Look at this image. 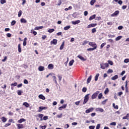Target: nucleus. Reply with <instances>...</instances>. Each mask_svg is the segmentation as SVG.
I'll return each instance as SVG.
<instances>
[{"instance_id": "nucleus-33", "label": "nucleus", "mask_w": 129, "mask_h": 129, "mask_svg": "<svg viewBox=\"0 0 129 129\" xmlns=\"http://www.w3.org/2000/svg\"><path fill=\"white\" fill-rule=\"evenodd\" d=\"M1 119L3 122H6V121H7V118H6L5 117H2L1 118Z\"/></svg>"}, {"instance_id": "nucleus-37", "label": "nucleus", "mask_w": 129, "mask_h": 129, "mask_svg": "<svg viewBox=\"0 0 129 129\" xmlns=\"http://www.w3.org/2000/svg\"><path fill=\"white\" fill-rule=\"evenodd\" d=\"M0 3L1 5H4V4H6V3H7V1L6 0H1Z\"/></svg>"}, {"instance_id": "nucleus-14", "label": "nucleus", "mask_w": 129, "mask_h": 129, "mask_svg": "<svg viewBox=\"0 0 129 129\" xmlns=\"http://www.w3.org/2000/svg\"><path fill=\"white\" fill-rule=\"evenodd\" d=\"M77 57L78 58H79V59H80V60L82 61H86V59L84 58V57L81 55H78Z\"/></svg>"}, {"instance_id": "nucleus-55", "label": "nucleus", "mask_w": 129, "mask_h": 129, "mask_svg": "<svg viewBox=\"0 0 129 129\" xmlns=\"http://www.w3.org/2000/svg\"><path fill=\"white\" fill-rule=\"evenodd\" d=\"M125 92L127 93L128 92V88H127V86H126V85L125 86Z\"/></svg>"}, {"instance_id": "nucleus-61", "label": "nucleus", "mask_w": 129, "mask_h": 129, "mask_svg": "<svg viewBox=\"0 0 129 129\" xmlns=\"http://www.w3.org/2000/svg\"><path fill=\"white\" fill-rule=\"evenodd\" d=\"M80 103V101H77L75 103V104H76V105H79Z\"/></svg>"}, {"instance_id": "nucleus-34", "label": "nucleus", "mask_w": 129, "mask_h": 129, "mask_svg": "<svg viewBox=\"0 0 129 129\" xmlns=\"http://www.w3.org/2000/svg\"><path fill=\"white\" fill-rule=\"evenodd\" d=\"M121 38H122V36H119L118 37H117L115 38V41H119V40H120V39H121Z\"/></svg>"}, {"instance_id": "nucleus-52", "label": "nucleus", "mask_w": 129, "mask_h": 129, "mask_svg": "<svg viewBox=\"0 0 129 129\" xmlns=\"http://www.w3.org/2000/svg\"><path fill=\"white\" fill-rule=\"evenodd\" d=\"M89 128H90V129H94V128H95V126H94V125L89 126Z\"/></svg>"}, {"instance_id": "nucleus-35", "label": "nucleus", "mask_w": 129, "mask_h": 129, "mask_svg": "<svg viewBox=\"0 0 129 129\" xmlns=\"http://www.w3.org/2000/svg\"><path fill=\"white\" fill-rule=\"evenodd\" d=\"M109 92V90L108 89V88H106L104 91V94H107Z\"/></svg>"}, {"instance_id": "nucleus-51", "label": "nucleus", "mask_w": 129, "mask_h": 129, "mask_svg": "<svg viewBox=\"0 0 129 129\" xmlns=\"http://www.w3.org/2000/svg\"><path fill=\"white\" fill-rule=\"evenodd\" d=\"M91 26L92 28H93V27H95V26H97V24L92 23V24H91Z\"/></svg>"}, {"instance_id": "nucleus-31", "label": "nucleus", "mask_w": 129, "mask_h": 129, "mask_svg": "<svg viewBox=\"0 0 129 129\" xmlns=\"http://www.w3.org/2000/svg\"><path fill=\"white\" fill-rule=\"evenodd\" d=\"M43 26H39V27H36L34 28V30H41V29H43Z\"/></svg>"}, {"instance_id": "nucleus-41", "label": "nucleus", "mask_w": 129, "mask_h": 129, "mask_svg": "<svg viewBox=\"0 0 129 129\" xmlns=\"http://www.w3.org/2000/svg\"><path fill=\"white\" fill-rule=\"evenodd\" d=\"M98 97L99 99H101V98H102V93H100Z\"/></svg>"}, {"instance_id": "nucleus-21", "label": "nucleus", "mask_w": 129, "mask_h": 129, "mask_svg": "<svg viewBox=\"0 0 129 129\" xmlns=\"http://www.w3.org/2000/svg\"><path fill=\"white\" fill-rule=\"evenodd\" d=\"M95 17H96V15L95 14L92 15V16H91L89 18V20L90 21H92V20H93V19H95Z\"/></svg>"}, {"instance_id": "nucleus-60", "label": "nucleus", "mask_w": 129, "mask_h": 129, "mask_svg": "<svg viewBox=\"0 0 129 129\" xmlns=\"http://www.w3.org/2000/svg\"><path fill=\"white\" fill-rule=\"evenodd\" d=\"M126 8H127V6L124 5V6H123L122 7V10H125V9H126Z\"/></svg>"}, {"instance_id": "nucleus-12", "label": "nucleus", "mask_w": 129, "mask_h": 129, "mask_svg": "<svg viewBox=\"0 0 129 129\" xmlns=\"http://www.w3.org/2000/svg\"><path fill=\"white\" fill-rule=\"evenodd\" d=\"M80 23V20H76L75 21H72V24L73 25H78Z\"/></svg>"}, {"instance_id": "nucleus-2", "label": "nucleus", "mask_w": 129, "mask_h": 129, "mask_svg": "<svg viewBox=\"0 0 129 129\" xmlns=\"http://www.w3.org/2000/svg\"><path fill=\"white\" fill-rule=\"evenodd\" d=\"M100 66H101L100 68H101V69H105V68H107V67H108L109 65L107 63H103L100 64Z\"/></svg>"}, {"instance_id": "nucleus-48", "label": "nucleus", "mask_w": 129, "mask_h": 129, "mask_svg": "<svg viewBox=\"0 0 129 129\" xmlns=\"http://www.w3.org/2000/svg\"><path fill=\"white\" fill-rule=\"evenodd\" d=\"M43 116H44V115L43 114H38V117H39L40 118H43Z\"/></svg>"}, {"instance_id": "nucleus-22", "label": "nucleus", "mask_w": 129, "mask_h": 129, "mask_svg": "<svg viewBox=\"0 0 129 129\" xmlns=\"http://www.w3.org/2000/svg\"><path fill=\"white\" fill-rule=\"evenodd\" d=\"M27 37H25L24 39V41H23V46H26L27 45Z\"/></svg>"}, {"instance_id": "nucleus-20", "label": "nucleus", "mask_w": 129, "mask_h": 129, "mask_svg": "<svg viewBox=\"0 0 129 129\" xmlns=\"http://www.w3.org/2000/svg\"><path fill=\"white\" fill-rule=\"evenodd\" d=\"M71 28V26L69 25V26L64 27L63 28V30H64V31H67V30H69V29H70Z\"/></svg>"}, {"instance_id": "nucleus-7", "label": "nucleus", "mask_w": 129, "mask_h": 129, "mask_svg": "<svg viewBox=\"0 0 129 129\" xmlns=\"http://www.w3.org/2000/svg\"><path fill=\"white\" fill-rule=\"evenodd\" d=\"M17 126L18 129H22L24 128L25 127L24 126V124H17Z\"/></svg>"}, {"instance_id": "nucleus-26", "label": "nucleus", "mask_w": 129, "mask_h": 129, "mask_svg": "<svg viewBox=\"0 0 129 129\" xmlns=\"http://www.w3.org/2000/svg\"><path fill=\"white\" fill-rule=\"evenodd\" d=\"M98 77H99V74H97L95 77V81H97L98 80Z\"/></svg>"}, {"instance_id": "nucleus-13", "label": "nucleus", "mask_w": 129, "mask_h": 129, "mask_svg": "<svg viewBox=\"0 0 129 129\" xmlns=\"http://www.w3.org/2000/svg\"><path fill=\"white\" fill-rule=\"evenodd\" d=\"M39 98L40 99H42V100H45L46 99V98L42 94H40L38 96Z\"/></svg>"}, {"instance_id": "nucleus-24", "label": "nucleus", "mask_w": 129, "mask_h": 129, "mask_svg": "<svg viewBox=\"0 0 129 129\" xmlns=\"http://www.w3.org/2000/svg\"><path fill=\"white\" fill-rule=\"evenodd\" d=\"M118 78V76L117 75H115L114 77L111 78L112 80H116Z\"/></svg>"}, {"instance_id": "nucleus-27", "label": "nucleus", "mask_w": 129, "mask_h": 129, "mask_svg": "<svg viewBox=\"0 0 129 129\" xmlns=\"http://www.w3.org/2000/svg\"><path fill=\"white\" fill-rule=\"evenodd\" d=\"M95 3H96V0H91L90 2L91 6H93Z\"/></svg>"}, {"instance_id": "nucleus-42", "label": "nucleus", "mask_w": 129, "mask_h": 129, "mask_svg": "<svg viewBox=\"0 0 129 129\" xmlns=\"http://www.w3.org/2000/svg\"><path fill=\"white\" fill-rule=\"evenodd\" d=\"M53 81H54L55 84H57V80L56 79V76H53Z\"/></svg>"}, {"instance_id": "nucleus-53", "label": "nucleus", "mask_w": 129, "mask_h": 129, "mask_svg": "<svg viewBox=\"0 0 129 129\" xmlns=\"http://www.w3.org/2000/svg\"><path fill=\"white\" fill-rule=\"evenodd\" d=\"M117 3L119 5H120V6L122 5V1L121 0L118 1Z\"/></svg>"}, {"instance_id": "nucleus-4", "label": "nucleus", "mask_w": 129, "mask_h": 129, "mask_svg": "<svg viewBox=\"0 0 129 129\" xmlns=\"http://www.w3.org/2000/svg\"><path fill=\"white\" fill-rule=\"evenodd\" d=\"M89 45L91 46V47H94V48H95L96 47V48H97V45L96 44V43H95V42H89Z\"/></svg>"}, {"instance_id": "nucleus-25", "label": "nucleus", "mask_w": 129, "mask_h": 129, "mask_svg": "<svg viewBox=\"0 0 129 129\" xmlns=\"http://www.w3.org/2000/svg\"><path fill=\"white\" fill-rule=\"evenodd\" d=\"M96 49V47L93 48H89L87 49V51H94V50Z\"/></svg>"}, {"instance_id": "nucleus-10", "label": "nucleus", "mask_w": 129, "mask_h": 129, "mask_svg": "<svg viewBox=\"0 0 129 129\" xmlns=\"http://www.w3.org/2000/svg\"><path fill=\"white\" fill-rule=\"evenodd\" d=\"M43 109H47V107H43V106L39 107L38 112H41V111H42V110H43Z\"/></svg>"}, {"instance_id": "nucleus-8", "label": "nucleus", "mask_w": 129, "mask_h": 129, "mask_svg": "<svg viewBox=\"0 0 129 129\" xmlns=\"http://www.w3.org/2000/svg\"><path fill=\"white\" fill-rule=\"evenodd\" d=\"M119 14V11H116L114 13L112 14L111 15V17H116L117 15Z\"/></svg>"}, {"instance_id": "nucleus-18", "label": "nucleus", "mask_w": 129, "mask_h": 129, "mask_svg": "<svg viewBox=\"0 0 129 129\" xmlns=\"http://www.w3.org/2000/svg\"><path fill=\"white\" fill-rule=\"evenodd\" d=\"M20 22L22 23H24V24H26L27 23V21L26 20V19L25 18H22L20 20Z\"/></svg>"}, {"instance_id": "nucleus-15", "label": "nucleus", "mask_w": 129, "mask_h": 129, "mask_svg": "<svg viewBox=\"0 0 129 129\" xmlns=\"http://www.w3.org/2000/svg\"><path fill=\"white\" fill-rule=\"evenodd\" d=\"M92 78V76H90L87 80V84H88V83H90V82L91 81V79Z\"/></svg>"}, {"instance_id": "nucleus-45", "label": "nucleus", "mask_w": 129, "mask_h": 129, "mask_svg": "<svg viewBox=\"0 0 129 129\" xmlns=\"http://www.w3.org/2000/svg\"><path fill=\"white\" fill-rule=\"evenodd\" d=\"M108 63L109 64H110V65H111V66H112V65H113V62H112V61H111V60H108Z\"/></svg>"}, {"instance_id": "nucleus-39", "label": "nucleus", "mask_w": 129, "mask_h": 129, "mask_svg": "<svg viewBox=\"0 0 129 129\" xmlns=\"http://www.w3.org/2000/svg\"><path fill=\"white\" fill-rule=\"evenodd\" d=\"M113 107H114V108H115V109H118V105L115 106V104L114 103H113Z\"/></svg>"}, {"instance_id": "nucleus-62", "label": "nucleus", "mask_w": 129, "mask_h": 129, "mask_svg": "<svg viewBox=\"0 0 129 129\" xmlns=\"http://www.w3.org/2000/svg\"><path fill=\"white\" fill-rule=\"evenodd\" d=\"M95 32H96V28H93L92 30V33H95Z\"/></svg>"}, {"instance_id": "nucleus-56", "label": "nucleus", "mask_w": 129, "mask_h": 129, "mask_svg": "<svg viewBox=\"0 0 129 129\" xmlns=\"http://www.w3.org/2000/svg\"><path fill=\"white\" fill-rule=\"evenodd\" d=\"M100 124H98L96 127V129H100Z\"/></svg>"}, {"instance_id": "nucleus-46", "label": "nucleus", "mask_w": 129, "mask_h": 129, "mask_svg": "<svg viewBox=\"0 0 129 129\" xmlns=\"http://www.w3.org/2000/svg\"><path fill=\"white\" fill-rule=\"evenodd\" d=\"M112 72H113V71L111 69H109L107 71V73H108V74L110 73H112Z\"/></svg>"}, {"instance_id": "nucleus-50", "label": "nucleus", "mask_w": 129, "mask_h": 129, "mask_svg": "<svg viewBox=\"0 0 129 129\" xmlns=\"http://www.w3.org/2000/svg\"><path fill=\"white\" fill-rule=\"evenodd\" d=\"M17 85H18V83L17 82L13 83L11 85V86H17Z\"/></svg>"}, {"instance_id": "nucleus-1", "label": "nucleus", "mask_w": 129, "mask_h": 129, "mask_svg": "<svg viewBox=\"0 0 129 129\" xmlns=\"http://www.w3.org/2000/svg\"><path fill=\"white\" fill-rule=\"evenodd\" d=\"M89 94H87L84 98L83 104H86V103H87V102L88 100H89Z\"/></svg>"}, {"instance_id": "nucleus-17", "label": "nucleus", "mask_w": 129, "mask_h": 129, "mask_svg": "<svg viewBox=\"0 0 129 129\" xmlns=\"http://www.w3.org/2000/svg\"><path fill=\"white\" fill-rule=\"evenodd\" d=\"M44 69H45V67L43 66H39L38 68L39 71H44Z\"/></svg>"}, {"instance_id": "nucleus-32", "label": "nucleus", "mask_w": 129, "mask_h": 129, "mask_svg": "<svg viewBox=\"0 0 129 129\" xmlns=\"http://www.w3.org/2000/svg\"><path fill=\"white\" fill-rule=\"evenodd\" d=\"M74 62H75L74 59H72V60H71L69 62V66H72Z\"/></svg>"}, {"instance_id": "nucleus-63", "label": "nucleus", "mask_w": 129, "mask_h": 129, "mask_svg": "<svg viewBox=\"0 0 129 129\" xmlns=\"http://www.w3.org/2000/svg\"><path fill=\"white\" fill-rule=\"evenodd\" d=\"M123 28V27L122 26H120L118 27V30H122Z\"/></svg>"}, {"instance_id": "nucleus-16", "label": "nucleus", "mask_w": 129, "mask_h": 129, "mask_svg": "<svg viewBox=\"0 0 129 129\" xmlns=\"http://www.w3.org/2000/svg\"><path fill=\"white\" fill-rule=\"evenodd\" d=\"M48 69H50V70H52L54 68V65H53L52 64H49L48 66Z\"/></svg>"}, {"instance_id": "nucleus-58", "label": "nucleus", "mask_w": 129, "mask_h": 129, "mask_svg": "<svg viewBox=\"0 0 129 129\" xmlns=\"http://www.w3.org/2000/svg\"><path fill=\"white\" fill-rule=\"evenodd\" d=\"M124 63H128L129 59H128V58L125 59L124 60Z\"/></svg>"}, {"instance_id": "nucleus-5", "label": "nucleus", "mask_w": 129, "mask_h": 129, "mask_svg": "<svg viewBox=\"0 0 129 129\" xmlns=\"http://www.w3.org/2000/svg\"><path fill=\"white\" fill-rule=\"evenodd\" d=\"M67 107V104H63L61 106L58 107V110H63V109H65Z\"/></svg>"}, {"instance_id": "nucleus-3", "label": "nucleus", "mask_w": 129, "mask_h": 129, "mask_svg": "<svg viewBox=\"0 0 129 129\" xmlns=\"http://www.w3.org/2000/svg\"><path fill=\"white\" fill-rule=\"evenodd\" d=\"M99 91H97L92 95V99H95L97 97V95L99 94Z\"/></svg>"}, {"instance_id": "nucleus-54", "label": "nucleus", "mask_w": 129, "mask_h": 129, "mask_svg": "<svg viewBox=\"0 0 129 129\" xmlns=\"http://www.w3.org/2000/svg\"><path fill=\"white\" fill-rule=\"evenodd\" d=\"M110 125H116V123L115 122H113L110 123Z\"/></svg>"}, {"instance_id": "nucleus-43", "label": "nucleus", "mask_w": 129, "mask_h": 129, "mask_svg": "<svg viewBox=\"0 0 129 129\" xmlns=\"http://www.w3.org/2000/svg\"><path fill=\"white\" fill-rule=\"evenodd\" d=\"M54 31H55V29H51L48 30V33H53V32H54Z\"/></svg>"}, {"instance_id": "nucleus-6", "label": "nucleus", "mask_w": 129, "mask_h": 129, "mask_svg": "<svg viewBox=\"0 0 129 129\" xmlns=\"http://www.w3.org/2000/svg\"><path fill=\"white\" fill-rule=\"evenodd\" d=\"M94 110V108L93 107L90 108L86 110V113H90V112H92Z\"/></svg>"}, {"instance_id": "nucleus-9", "label": "nucleus", "mask_w": 129, "mask_h": 129, "mask_svg": "<svg viewBox=\"0 0 129 129\" xmlns=\"http://www.w3.org/2000/svg\"><path fill=\"white\" fill-rule=\"evenodd\" d=\"M57 39H53L52 41H51L50 44L51 45H57Z\"/></svg>"}, {"instance_id": "nucleus-11", "label": "nucleus", "mask_w": 129, "mask_h": 129, "mask_svg": "<svg viewBox=\"0 0 129 129\" xmlns=\"http://www.w3.org/2000/svg\"><path fill=\"white\" fill-rule=\"evenodd\" d=\"M96 111H99L100 112H103L104 111V110L102 109V108H96Z\"/></svg>"}, {"instance_id": "nucleus-36", "label": "nucleus", "mask_w": 129, "mask_h": 129, "mask_svg": "<svg viewBox=\"0 0 129 129\" xmlns=\"http://www.w3.org/2000/svg\"><path fill=\"white\" fill-rule=\"evenodd\" d=\"M23 14V11L22 10H20L19 12H18V17L20 18L21 16H22V14Z\"/></svg>"}, {"instance_id": "nucleus-19", "label": "nucleus", "mask_w": 129, "mask_h": 129, "mask_svg": "<svg viewBox=\"0 0 129 129\" xmlns=\"http://www.w3.org/2000/svg\"><path fill=\"white\" fill-rule=\"evenodd\" d=\"M24 121H26V119L21 118L20 120L18 121V122L19 123H22V122H23Z\"/></svg>"}, {"instance_id": "nucleus-57", "label": "nucleus", "mask_w": 129, "mask_h": 129, "mask_svg": "<svg viewBox=\"0 0 129 129\" xmlns=\"http://www.w3.org/2000/svg\"><path fill=\"white\" fill-rule=\"evenodd\" d=\"M9 125H11V123H6L5 125V127H8V126H9Z\"/></svg>"}, {"instance_id": "nucleus-44", "label": "nucleus", "mask_w": 129, "mask_h": 129, "mask_svg": "<svg viewBox=\"0 0 129 129\" xmlns=\"http://www.w3.org/2000/svg\"><path fill=\"white\" fill-rule=\"evenodd\" d=\"M39 127H40V128H42V129H46V128L47 127V126H46V125H44V126L40 125Z\"/></svg>"}, {"instance_id": "nucleus-49", "label": "nucleus", "mask_w": 129, "mask_h": 129, "mask_svg": "<svg viewBox=\"0 0 129 129\" xmlns=\"http://www.w3.org/2000/svg\"><path fill=\"white\" fill-rule=\"evenodd\" d=\"M82 91L83 92H86V91H87V88L85 87L83 88Z\"/></svg>"}, {"instance_id": "nucleus-23", "label": "nucleus", "mask_w": 129, "mask_h": 129, "mask_svg": "<svg viewBox=\"0 0 129 129\" xmlns=\"http://www.w3.org/2000/svg\"><path fill=\"white\" fill-rule=\"evenodd\" d=\"M65 44V42L63 41L61 45H60V47L59 48L60 50H63V49L64 48V45Z\"/></svg>"}, {"instance_id": "nucleus-28", "label": "nucleus", "mask_w": 129, "mask_h": 129, "mask_svg": "<svg viewBox=\"0 0 129 129\" xmlns=\"http://www.w3.org/2000/svg\"><path fill=\"white\" fill-rule=\"evenodd\" d=\"M18 52L21 53L22 52V48H21V44H18Z\"/></svg>"}, {"instance_id": "nucleus-47", "label": "nucleus", "mask_w": 129, "mask_h": 129, "mask_svg": "<svg viewBox=\"0 0 129 129\" xmlns=\"http://www.w3.org/2000/svg\"><path fill=\"white\" fill-rule=\"evenodd\" d=\"M105 45H106V43H103L100 46L101 49H102L103 48V46H105Z\"/></svg>"}, {"instance_id": "nucleus-59", "label": "nucleus", "mask_w": 129, "mask_h": 129, "mask_svg": "<svg viewBox=\"0 0 129 129\" xmlns=\"http://www.w3.org/2000/svg\"><path fill=\"white\" fill-rule=\"evenodd\" d=\"M28 83H29V82L27 80L25 79L24 80V84H28Z\"/></svg>"}, {"instance_id": "nucleus-64", "label": "nucleus", "mask_w": 129, "mask_h": 129, "mask_svg": "<svg viewBox=\"0 0 129 129\" xmlns=\"http://www.w3.org/2000/svg\"><path fill=\"white\" fill-rule=\"evenodd\" d=\"M69 127V124H67L64 125V128H68Z\"/></svg>"}, {"instance_id": "nucleus-29", "label": "nucleus", "mask_w": 129, "mask_h": 129, "mask_svg": "<svg viewBox=\"0 0 129 129\" xmlns=\"http://www.w3.org/2000/svg\"><path fill=\"white\" fill-rule=\"evenodd\" d=\"M23 105H24V106H25L26 107H29V106H30V105L27 102L23 103Z\"/></svg>"}, {"instance_id": "nucleus-40", "label": "nucleus", "mask_w": 129, "mask_h": 129, "mask_svg": "<svg viewBox=\"0 0 129 129\" xmlns=\"http://www.w3.org/2000/svg\"><path fill=\"white\" fill-rule=\"evenodd\" d=\"M16 21L15 20H13L11 22V26H15V25H16Z\"/></svg>"}, {"instance_id": "nucleus-38", "label": "nucleus", "mask_w": 129, "mask_h": 129, "mask_svg": "<svg viewBox=\"0 0 129 129\" xmlns=\"http://www.w3.org/2000/svg\"><path fill=\"white\" fill-rule=\"evenodd\" d=\"M17 93H18V95H21L23 93V91H21L20 90H18Z\"/></svg>"}, {"instance_id": "nucleus-30", "label": "nucleus", "mask_w": 129, "mask_h": 129, "mask_svg": "<svg viewBox=\"0 0 129 129\" xmlns=\"http://www.w3.org/2000/svg\"><path fill=\"white\" fill-rule=\"evenodd\" d=\"M30 33H31V34H33V35H34V36H36V35H37V32L34 31L33 29H32V30H31Z\"/></svg>"}]
</instances>
